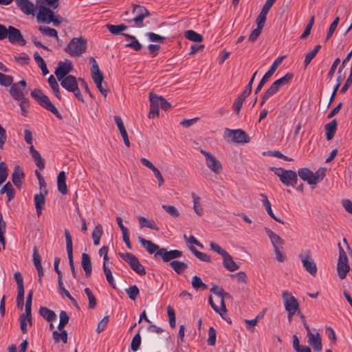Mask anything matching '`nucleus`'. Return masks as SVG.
Segmentation results:
<instances>
[{
    "instance_id": "338daca9",
    "label": "nucleus",
    "mask_w": 352,
    "mask_h": 352,
    "mask_svg": "<svg viewBox=\"0 0 352 352\" xmlns=\"http://www.w3.org/2000/svg\"><path fill=\"white\" fill-rule=\"evenodd\" d=\"M210 250H211L218 253L222 257H223L228 253L225 250L221 248V246L219 244H217V243H214L213 241H211L210 243Z\"/></svg>"
},
{
    "instance_id": "603ef678",
    "label": "nucleus",
    "mask_w": 352,
    "mask_h": 352,
    "mask_svg": "<svg viewBox=\"0 0 352 352\" xmlns=\"http://www.w3.org/2000/svg\"><path fill=\"white\" fill-rule=\"evenodd\" d=\"M192 286L196 290H205L207 289V285L203 283L201 278L197 276H194L192 277Z\"/></svg>"
},
{
    "instance_id": "cd10ccee",
    "label": "nucleus",
    "mask_w": 352,
    "mask_h": 352,
    "mask_svg": "<svg viewBox=\"0 0 352 352\" xmlns=\"http://www.w3.org/2000/svg\"><path fill=\"white\" fill-rule=\"evenodd\" d=\"M23 177V171L19 165H16L12 174V181L16 188H19L21 186Z\"/></svg>"
},
{
    "instance_id": "0eeeda50",
    "label": "nucleus",
    "mask_w": 352,
    "mask_h": 352,
    "mask_svg": "<svg viewBox=\"0 0 352 352\" xmlns=\"http://www.w3.org/2000/svg\"><path fill=\"white\" fill-rule=\"evenodd\" d=\"M58 81L64 89L69 92L73 93L79 101L84 102L82 95L78 87L77 79L74 76L69 75Z\"/></svg>"
},
{
    "instance_id": "e2e57ef3",
    "label": "nucleus",
    "mask_w": 352,
    "mask_h": 352,
    "mask_svg": "<svg viewBox=\"0 0 352 352\" xmlns=\"http://www.w3.org/2000/svg\"><path fill=\"white\" fill-rule=\"evenodd\" d=\"M13 82V78L11 76L5 75L0 73V85L8 87L11 86Z\"/></svg>"
},
{
    "instance_id": "4be33fe9",
    "label": "nucleus",
    "mask_w": 352,
    "mask_h": 352,
    "mask_svg": "<svg viewBox=\"0 0 352 352\" xmlns=\"http://www.w3.org/2000/svg\"><path fill=\"white\" fill-rule=\"evenodd\" d=\"M47 194V190L43 189V190H41L39 194H36L34 197L36 212L38 217L42 214V211L45 203V195Z\"/></svg>"
},
{
    "instance_id": "dca6fc26",
    "label": "nucleus",
    "mask_w": 352,
    "mask_h": 352,
    "mask_svg": "<svg viewBox=\"0 0 352 352\" xmlns=\"http://www.w3.org/2000/svg\"><path fill=\"white\" fill-rule=\"evenodd\" d=\"M183 253L180 250H167L162 248L157 254H154L155 258L160 257L164 263L171 262L172 260L182 257Z\"/></svg>"
},
{
    "instance_id": "7ed1b4c3",
    "label": "nucleus",
    "mask_w": 352,
    "mask_h": 352,
    "mask_svg": "<svg viewBox=\"0 0 352 352\" xmlns=\"http://www.w3.org/2000/svg\"><path fill=\"white\" fill-rule=\"evenodd\" d=\"M326 169L319 168L316 173H313L308 168H300L298 170L297 175L301 179L307 182L309 185H316L325 175Z\"/></svg>"
},
{
    "instance_id": "774afa93",
    "label": "nucleus",
    "mask_w": 352,
    "mask_h": 352,
    "mask_svg": "<svg viewBox=\"0 0 352 352\" xmlns=\"http://www.w3.org/2000/svg\"><path fill=\"white\" fill-rule=\"evenodd\" d=\"M245 98H243V96H241V95L238 96L236 100L234 101L232 108L233 110L236 113H239L241 111V109L243 106V103L245 101Z\"/></svg>"
},
{
    "instance_id": "7c9ffc66",
    "label": "nucleus",
    "mask_w": 352,
    "mask_h": 352,
    "mask_svg": "<svg viewBox=\"0 0 352 352\" xmlns=\"http://www.w3.org/2000/svg\"><path fill=\"white\" fill-rule=\"evenodd\" d=\"M260 196L263 198V205L265 208V210H266V212L273 219H274L277 222H279V223H284V221L283 220H281L280 219L278 218L273 212L272 211V206H271V204L270 202V201L268 200L267 199V197L266 196V195L263 194V193H261L260 195Z\"/></svg>"
},
{
    "instance_id": "ddd939ff",
    "label": "nucleus",
    "mask_w": 352,
    "mask_h": 352,
    "mask_svg": "<svg viewBox=\"0 0 352 352\" xmlns=\"http://www.w3.org/2000/svg\"><path fill=\"white\" fill-rule=\"evenodd\" d=\"M283 60V57L278 56L275 60L273 62L271 65L270 69L264 74L261 80H260L258 85H257L255 89V94H257L261 89L263 87L265 84L269 80L271 76L274 74L278 67L280 65Z\"/></svg>"
},
{
    "instance_id": "39448f33",
    "label": "nucleus",
    "mask_w": 352,
    "mask_h": 352,
    "mask_svg": "<svg viewBox=\"0 0 352 352\" xmlns=\"http://www.w3.org/2000/svg\"><path fill=\"white\" fill-rule=\"evenodd\" d=\"M271 170L279 177L280 181L286 186H295L298 182L297 173L283 168L272 167Z\"/></svg>"
},
{
    "instance_id": "bb28decb",
    "label": "nucleus",
    "mask_w": 352,
    "mask_h": 352,
    "mask_svg": "<svg viewBox=\"0 0 352 352\" xmlns=\"http://www.w3.org/2000/svg\"><path fill=\"white\" fill-rule=\"evenodd\" d=\"M265 232L269 236L270 241L274 249L283 248L284 244V240L281 239L278 234H276L272 230L265 228Z\"/></svg>"
},
{
    "instance_id": "a18cd8bd",
    "label": "nucleus",
    "mask_w": 352,
    "mask_h": 352,
    "mask_svg": "<svg viewBox=\"0 0 352 352\" xmlns=\"http://www.w3.org/2000/svg\"><path fill=\"white\" fill-rule=\"evenodd\" d=\"M185 37L190 41L197 43H200L204 39V37L201 34L191 30H187L185 32Z\"/></svg>"
},
{
    "instance_id": "3c124183",
    "label": "nucleus",
    "mask_w": 352,
    "mask_h": 352,
    "mask_svg": "<svg viewBox=\"0 0 352 352\" xmlns=\"http://www.w3.org/2000/svg\"><path fill=\"white\" fill-rule=\"evenodd\" d=\"M190 251L194 254V255L199 258L200 261L210 263L211 258L209 255L206 253L198 251L195 248L191 247L190 248Z\"/></svg>"
},
{
    "instance_id": "0e129e2a",
    "label": "nucleus",
    "mask_w": 352,
    "mask_h": 352,
    "mask_svg": "<svg viewBox=\"0 0 352 352\" xmlns=\"http://www.w3.org/2000/svg\"><path fill=\"white\" fill-rule=\"evenodd\" d=\"M146 36L151 42L162 43L166 38L153 32H147Z\"/></svg>"
},
{
    "instance_id": "f03ea898",
    "label": "nucleus",
    "mask_w": 352,
    "mask_h": 352,
    "mask_svg": "<svg viewBox=\"0 0 352 352\" xmlns=\"http://www.w3.org/2000/svg\"><path fill=\"white\" fill-rule=\"evenodd\" d=\"M31 96L44 109L52 113L58 119L63 118L57 108L52 104L49 97L45 95L39 89H34L31 92Z\"/></svg>"
},
{
    "instance_id": "c85d7f7f",
    "label": "nucleus",
    "mask_w": 352,
    "mask_h": 352,
    "mask_svg": "<svg viewBox=\"0 0 352 352\" xmlns=\"http://www.w3.org/2000/svg\"><path fill=\"white\" fill-rule=\"evenodd\" d=\"M30 152L37 167L41 170H43L45 168V160L41 157L39 152L32 145L30 148Z\"/></svg>"
},
{
    "instance_id": "9b49d317",
    "label": "nucleus",
    "mask_w": 352,
    "mask_h": 352,
    "mask_svg": "<svg viewBox=\"0 0 352 352\" xmlns=\"http://www.w3.org/2000/svg\"><path fill=\"white\" fill-rule=\"evenodd\" d=\"M339 247V258L337 264V272L338 275L340 279H344L346 278L347 272L350 270V266L348 262L347 256L341 247L340 243H338Z\"/></svg>"
},
{
    "instance_id": "de8ad7c7",
    "label": "nucleus",
    "mask_w": 352,
    "mask_h": 352,
    "mask_svg": "<svg viewBox=\"0 0 352 352\" xmlns=\"http://www.w3.org/2000/svg\"><path fill=\"white\" fill-rule=\"evenodd\" d=\"M52 337L55 343H58L60 340L65 344L67 342V333L66 330L61 331L60 332L54 331L52 333Z\"/></svg>"
},
{
    "instance_id": "09e8293b",
    "label": "nucleus",
    "mask_w": 352,
    "mask_h": 352,
    "mask_svg": "<svg viewBox=\"0 0 352 352\" xmlns=\"http://www.w3.org/2000/svg\"><path fill=\"white\" fill-rule=\"evenodd\" d=\"M107 28L108 30L112 34H121L122 31H124L127 29V26L124 24H120V25H111V24H107Z\"/></svg>"
},
{
    "instance_id": "a878e982",
    "label": "nucleus",
    "mask_w": 352,
    "mask_h": 352,
    "mask_svg": "<svg viewBox=\"0 0 352 352\" xmlns=\"http://www.w3.org/2000/svg\"><path fill=\"white\" fill-rule=\"evenodd\" d=\"M114 120L117 124L118 130L122 135V138H123L124 144L127 147H129L130 146L129 139L128 134H127L126 130L124 127V125L122 118L118 116H115Z\"/></svg>"
},
{
    "instance_id": "bf43d9fd",
    "label": "nucleus",
    "mask_w": 352,
    "mask_h": 352,
    "mask_svg": "<svg viewBox=\"0 0 352 352\" xmlns=\"http://www.w3.org/2000/svg\"><path fill=\"white\" fill-rule=\"evenodd\" d=\"M8 167L4 162H0V186L6 180L8 177Z\"/></svg>"
},
{
    "instance_id": "2eb2a0df",
    "label": "nucleus",
    "mask_w": 352,
    "mask_h": 352,
    "mask_svg": "<svg viewBox=\"0 0 352 352\" xmlns=\"http://www.w3.org/2000/svg\"><path fill=\"white\" fill-rule=\"evenodd\" d=\"M200 153L204 155L208 168L216 174L220 173L222 169L221 162L210 153L205 150L201 149Z\"/></svg>"
},
{
    "instance_id": "69168bd1",
    "label": "nucleus",
    "mask_w": 352,
    "mask_h": 352,
    "mask_svg": "<svg viewBox=\"0 0 352 352\" xmlns=\"http://www.w3.org/2000/svg\"><path fill=\"white\" fill-rule=\"evenodd\" d=\"M339 21H340V18L338 16L331 23V24L329 26L327 34L326 41L329 40L332 36L333 34L334 33L335 30H336V28L338 27Z\"/></svg>"
},
{
    "instance_id": "6e6d98bb",
    "label": "nucleus",
    "mask_w": 352,
    "mask_h": 352,
    "mask_svg": "<svg viewBox=\"0 0 352 352\" xmlns=\"http://www.w3.org/2000/svg\"><path fill=\"white\" fill-rule=\"evenodd\" d=\"M162 208L173 218H177L180 213L177 208L172 205H162Z\"/></svg>"
},
{
    "instance_id": "6e6552de",
    "label": "nucleus",
    "mask_w": 352,
    "mask_h": 352,
    "mask_svg": "<svg viewBox=\"0 0 352 352\" xmlns=\"http://www.w3.org/2000/svg\"><path fill=\"white\" fill-rule=\"evenodd\" d=\"M223 138L227 142L235 143H248L250 139L247 133L242 129H230L226 128L223 133Z\"/></svg>"
},
{
    "instance_id": "4d7b16f0",
    "label": "nucleus",
    "mask_w": 352,
    "mask_h": 352,
    "mask_svg": "<svg viewBox=\"0 0 352 352\" xmlns=\"http://www.w3.org/2000/svg\"><path fill=\"white\" fill-rule=\"evenodd\" d=\"M125 292L129 296V298L132 300H135L140 294L139 288L135 285L126 288Z\"/></svg>"
},
{
    "instance_id": "72a5a7b5",
    "label": "nucleus",
    "mask_w": 352,
    "mask_h": 352,
    "mask_svg": "<svg viewBox=\"0 0 352 352\" xmlns=\"http://www.w3.org/2000/svg\"><path fill=\"white\" fill-rule=\"evenodd\" d=\"M82 267L87 276H90L92 270L91 258L89 254L86 253L82 254Z\"/></svg>"
},
{
    "instance_id": "49530a36",
    "label": "nucleus",
    "mask_w": 352,
    "mask_h": 352,
    "mask_svg": "<svg viewBox=\"0 0 352 352\" xmlns=\"http://www.w3.org/2000/svg\"><path fill=\"white\" fill-rule=\"evenodd\" d=\"M103 233L102 227L100 224H98L92 232V238L94 240V244L98 245L100 244V239Z\"/></svg>"
},
{
    "instance_id": "473e14b6",
    "label": "nucleus",
    "mask_w": 352,
    "mask_h": 352,
    "mask_svg": "<svg viewBox=\"0 0 352 352\" xmlns=\"http://www.w3.org/2000/svg\"><path fill=\"white\" fill-rule=\"evenodd\" d=\"M138 219L139 221L140 228L145 227L156 231L160 230L159 227L153 220H148L142 216L138 217Z\"/></svg>"
},
{
    "instance_id": "423d86ee",
    "label": "nucleus",
    "mask_w": 352,
    "mask_h": 352,
    "mask_svg": "<svg viewBox=\"0 0 352 352\" xmlns=\"http://www.w3.org/2000/svg\"><path fill=\"white\" fill-rule=\"evenodd\" d=\"M132 13L134 16L131 19H124L128 23L133 22L134 25L138 28H143L146 25L144 23V20L146 17L151 16L150 12L142 6L133 5Z\"/></svg>"
},
{
    "instance_id": "b1692460",
    "label": "nucleus",
    "mask_w": 352,
    "mask_h": 352,
    "mask_svg": "<svg viewBox=\"0 0 352 352\" xmlns=\"http://www.w3.org/2000/svg\"><path fill=\"white\" fill-rule=\"evenodd\" d=\"M210 292L214 295L217 296L220 298V302L221 305V310L226 313L227 309L225 305L224 298H229L230 294L228 293L224 292L223 289L218 285H215L210 289Z\"/></svg>"
},
{
    "instance_id": "5fc2aeb1",
    "label": "nucleus",
    "mask_w": 352,
    "mask_h": 352,
    "mask_svg": "<svg viewBox=\"0 0 352 352\" xmlns=\"http://www.w3.org/2000/svg\"><path fill=\"white\" fill-rule=\"evenodd\" d=\"M38 30L45 36L50 37H55L58 39V32L55 29L51 28L47 26H41L38 28Z\"/></svg>"
},
{
    "instance_id": "5701e85b",
    "label": "nucleus",
    "mask_w": 352,
    "mask_h": 352,
    "mask_svg": "<svg viewBox=\"0 0 352 352\" xmlns=\"http://www.w3.org/2000/svg\"><path fill=\"white\" fill-rule=\"evenodd\" d=\"M138 240L142 247L150 254H157L162 249L158 245L154 243L152 241L146 240L142 236H138Z\"/></svg>"
},
{
    "instance_id": "2f4dec72",
    "label": "nucleus",
    "mask_w": 352,
    "mask_h": 352,
    "mask_svg": "<svg viewBox=\"0 0 352 352\" xmlns=\"http://www.w3.org/2000/svg\"><path fill=\"white\" fill-rule=\"evenodd\" d=\"M223 265L228 271L234 272L239 269V265L234 261L228 253L223 257Z\"/></svg>"
},
{
    "instance_id": "c9c22d12",
    "label": "nucleus",
    "mask_w": 352,
    "mask_h": 352,
    "mask_svg": "<svg viewBox=\"0 0 352 352\" xmlns=\"http://www.w3.org/2000/svg\"><path fill=\"white\" fill-rule=\"evenodd\" d=\"M39 314L47 322H52L56 319V314L52 310L45 307H40Z\"/></svg>"
},
{
    "instance_id": "f8f14e48",
    "label": "nucleus",
    "mask_w": 352,
    "mask_h": 352,
    "mask_svg": "<svg viewBox=\"0 0 352 352\" xmlns=\"http://www.w3.org/2000/svg\"><path fill=\"white\" fill-rule=\"evenodd\" d=\"M298 256L305 270L311 276L315 277L317 274V266L311 257V251L307 250L305 253H300Z\"/></svg>"
},
{
    "instance_id": "864d4df0",
    "label": "nucleus",
    "mask_w": 352,
    "mask_h": 352,
    "mask_svg": "<svg viewBox=\"0 0 352 352\" xmlns=\"http://www.w3.org/2000/svg\"><path fill=\"white\" fill-rule=\"evenodd\" d=\"M94 82H95L97 88L99 89V91H100V93L104 96L106 97L107 96V94H108V91L104 89L102 86V81L104 80V75L103 76H98V77H94L92 78Z\"/></svg>"
},
{
    "instance_id": "37998d69",
    "label": "nucleus",
    "mask_w": 352,
    "mask_h": 352,
    "mask_svg": "<svg viewBox=\"0 0 352 352\" xmlns=\"http://www.w3.org/2000/svg\"><path fill=\"white\" fill-rule=\"evenodd\" d=\"M191 195L193 199V209L197 215L201 216L203 214L204 210L200 204V197L197 196L195 192H192Z\"/></svg>"
},
{
    "instance_id": "c03bdc74",
    "label": "nucleus",
    "mask_w": 352,
    "mask_h": 352,
    "mask_svg": "<svg viewBox=\"0 0 352 352\" xmlns=\"http://www.w3.org/2000/svg\"><path fill=\"white\" fill-rule=\"evenodd\" d=\"M89 63L91 65V78L98 77L100 76H103L102 72L100 71L99 66L94 57L89 58Z\"/></svg>"
},
{
    "instance_id": "20e7f679",
    "label": "nucleus",
    "mask_w": 352,
    "mask_h": 352,
    "mask_svg": "<svg viewBox=\"0 0 352 352\" xmlns=\"http://www.w3.org/2000/svg\"><path fill=\"white\" fill-rule=\"evenodd\" d=\"M87 40L82 36L73 38L65 48L71 56H80L87 50Z\"/></svg>"
},
{
    "instance_id": "58836bf2",
    "label": "nucleus",
    "mask_w": 352,
    "mask_h": 352,
    "mask_svg": "<svg viewBox=\"0 0 352 352\" xmlns=\"http://www.w3.org/2000/svg\"><path fill=\"white\" fill-rule=\"evenodd\" d=\"M1 194L6 193L8 197V201L12 200L15 195V190L10 182H7L1 189Z\"/></svg>"
},
{
    "instance_id": "4c0bfd02",
    "label": "nucleus",
    "mask_w": 352,
    "mask_h": 352,
    "mask_svg": "<svg viewBox=\"0 0 352 352\" xmlns=\"http://www.w3.org/2000/svg\"><path fill=\"white\" fill-rule=\"evenodd\" d=\"M32 296H33V291L30 290L27 296L26 302H25V314H26L28 322L30 325L32 324L31 307H32Z\"/></svg>"
},
{
    "instance_id": "6ab92c4d",
    "label": "nucleus",
    "mask_w": 352,
    "mask_h": 352,
    "mask_svg": "<svg viewBox=\"0 0 352 352\" xmlns=\"http://www.w3.org/2000/svg\"><path fill=\"white\" fill-rule=\"evenodd\" d=\"M149 100H150V111L148 113L149 118H155L159 116L160 113V107L161 96H157V94L150 93L149 94Z\"/></svg>"
},
{
    "instance_id": "ea45409f",
    "label": "nucleus",
    "mask_w": 352,
    "mask_h": 352,
    "mask_svg": "<svg viewBox=\"0 0 352 352\" xmlns=\"http://www.w3.org/2000/svg\"><path fill=\"white\" fill-rule=\"evenodd\" d=\"M48 83L53 91L54 95L58 100H61V94L59 89L58 84L56 79L53 75H51L48 78Z\"/></svg>"
},
{
    "instance_id": "a19ab883",
    "label": "nucleus",
    "mask_w": 352,
    "mask_h": 352,
    "mask_svg": "<svg viewBox=\"0 0 352 352\" xmlns=\"http://www.w3.org/2000/svg\"><path fill=\"white\" fill-rule=\"evenodd\" d=\"M169 265L175 270V272L180 274L188 268V265L179 261H172Z\"/></svg>"
},
{
    "instance_id": "e433bc0d",
    "label": "nucleus",
    "mask_w": 352,
    "mask_h": 352,
    "mask_svg": "<svg viewBox=\"0 0 352 352\" xmlns=\"http://www.w3.org/2000/svg\"><path fill=\"white\" fill-rule=\"evenodd\" d=\"M10 94L16 100H21L25 97L23 90L19 87V84H12L10 89Z\"/></svg>"
},
{
    "instance_id": "1a4fd4ad",
    "label": "nucleus",
    "mask_w": 352,
    "mask_h": 352,
    "mask_svg": "<svg viewBox=\"0 0 352 352\" xmlns=\"http://www.w3.org/2000/svg\"><path fill=\"white\" fill-rule=\"evenodd\" d=\"M294 78V74L287 72L284 76L275 80L271 86L265 91V97H272L276 94L283 86L290 83Z\"/></svg>"
},
{
    "instance_id": "9d476101",
    "label": "nucleus",
    "mask_w": 352,
    "mask_h": 352,
    "mask_svg": "<svg viewBox=\"0 0 352 352\" xmlns=\"http://www.w3.org/2000/svg\"><path fill=\"white\" fill-rule=\"evenodd\" d=\"M120 257L126 261L131 267V268L140 276L146 274V270L144 267L140 263L138 258L132 253L126 252L120 254Z\"/></svg>"
},
{
    "instance_id": "393cba45",
    "label": "nucleus",
    "mask_w": 352,
    "mask_h": 352,
    "mask_svg": "<svg viewBox=\"0 0 352 352\" xmlns=\"http://www.w3.org/2000/svg\"><path fill=\"white\" fill-rule=\"evenodd\" d=\"M308 342L312 346L315 351H320L322 350V342L319 333H307Z\"/></svg>"
},
{
    "instance_id": "f3484780",
    "label": "nucleus",
    "mask_w": 352,
    "mask_h": 352,
    "mask_svg": "<svg viewBox=\"0 0 352 352\" xmlns=\"http://www.w3.org/2000/svg\"><path fill=\"white\" fill-rule=\"evenodd\" d=\"M285 309L291 314L296 313L298 309L299 304L296 298L288 291H284L282 294Z\"/></svg>"
},
{
    "instance_id": "f704fd0d",
    "label": "nucleus",
    "mask_w": 352,
    "mask_h": 352,
    "mask_svg": "<svg viewBox=\"0 0 352 352\" xmlns=\"http://www.w3.org/2000/svg\"><path fill=\"white\" fill-rule=\"evenodd\" d=\"M337 122L336 120H331L324 126L326 131V138L327 140H331L333 138L337 129Z\"/></svg>"
},
{
    "instance_id": "680f3d73",
    "label": "nucleus",
    "mask_w": 352,
    "mask_h": 352,
    "mask_svg": "<svg viewBox=\"0 0 352 352\" xmlns=\"http://www.w3.org/2000/svg\"><path fill=\"white\" fill-rule=\"evenodd\" d=\"M141 344V336L140 333H136L132 339L131 343V350L133 351H136L139 349L140 346Z\"/></svg>"
},
{
    "instance_id": "13d9d810",
    "label": "nucleus",
    "mask_w": 352,
    "mask_h": 352,
    "mask_svg": "<svg viewBox=\"0 0 352 352\" xmlns=\"http://www.w3.org/2000/svg\"><path fill=\"white\" fill-rule=\"evenodd\" d=\"M84 291L89 299V308L91 309H94L97 304L95 296L93 294L91 290L88 287L85 288Z\"/></svg>"
},
{
    "instance_id": "a211bd4d",
    "label": "nucleus",
    "mask_w": 352,
    "mask_h": 352,
    "mask_svg": "<svg viewBox=\"0 0 352 352\" xmlns=\"http://www.w3.org/2000/svg\"><path fill=\"white\" fill-rule=\"evenodd\" d=\"M64 233L66 240V250L67 252L69 267L71 268L73 276L76 278V271L73 259L72 237L67 229L65 230Z\"/></svg>"
},
{
    "instance_id": "aec40b11",
    "label": "nucleus",
    "mask_w": 352,
    "mask_h": 352,
    "mask_svg": "<svg viewBox=\"0 0 352 352\" xmlns=\"http://www.w3.org/2000/svg\"><path fill=\"white\" fill-rule=\"evenodd\" d=\"M53 15L54 12L50 8L44 6H40L37 13V21L49 24L52 23Z\"/></svg>"
},
{
    "instance_id": "052dcab7",
    "label": "nucleus",
    "mask_w": 352,
    "mask_h": 352,
    "mask_svg": "<svg viewBox=\"0 0 352 352\" xmlns=\"http://www.w3.org/2000/svg\"><path fill=\"white\" fill-rule=\"evenodd\" d=\"M267 12L261 10L258 16L256 18V25L258 28L263 29L266 21Z\"/></svg>"
},
{
    "instance_id": "412c9836",
    "label": "nucleus",
    "mask_w": 352,
    "mask_h": 352,
    "mask_svg": "<svg viewBox=\"0 0 352 352\" xmlns=\"http://www.w3.org/2000/svg\"><path fill=\"white\" fill-rule=\"evenodd\" d=\"M16 5L26 15H34L36 6L30 0H15Z\"/></svg>"
},
{
    "instance_id": "79ce46f5",
    "label": "nucleus",
    "mask_w": 352,
    "mask_h": 352,
    "mask_svg": "<svg viewBox=\"0 0 352 352\" xmlns=\"http://www.w3.org/2000/svg\"><path fill=\"white\" fill-rule=\"evenodd\" d=\"M34 58L38 66L41 68L43 74L44 76L47 75L49 73V70L43 58L38 52L34 53Z\"/></svg>"
},
{
    "instance_id": "8fccbe9b",
    "label": "nucleus",
    "mask_w": 352,
    "mask_h": 352,
    "mask_svg": "<svg viewBox=\"0 0 352 352\" xmlns=\"http://www.w3.org/2000/svg\"><path fill=\"white\" fill-rule=\"evenodd\" d=\"M102 268L107 282L109 283L111 286H112L113 288H116V283L112 275V272L110 268L108 267L107 264L105 263V262H104L103 263Z\"/></svg>"
},
{
    "instance_id": "c756f323",
    "label": "nucleus",
    "mask_w": 352,
    "mask_h": 352,
    "mask_svg": "<svg viewBox=\"0 0 352 352\" xmlns=\"http://www.w3.org/2000/svg\"><path fill=\"white\" fill-rule=\"evenodd\" d=\"M122 35L126 37V39L131 40L130 43L125 45L126 47L131 48L137 52L141 50L142 45L135 36L126 33H122Z\"/></svg>"
},
{
    "instance_id": "4468645a",
    "label": "nucleus",
    "mask_w": 352,
    "mask_h": 352,
    "mask_svg": "<svg viewBox=\"0 0 352 352\" xmlns=\"http://www.w3.org/2000/svg\"><path fill=\"white\" fill-rule=\"evenodd\" d=\"M73 68V64L70 60L65 59V61H59L54 72L58 80L69 76Z\"/></svg>"
},
{
    "instance_id": "f257e3e1",
    "label": "nucleus",
    "mask_w": 352,
    "mask_h": 352,
    "mask_svg": "<svg viewBox=\"0 0 352 352\" xmlns=\"http://www.w3.org/2000/svg\"><path fill=\"white\" fill-rule=\"evenodd\" d=\"M5 38H8L12 44L17 43L21 46L26 44V41L19 29L11 25L6 28L4 25L0 23V41Z\"/></svg>"
}]
</instances>
